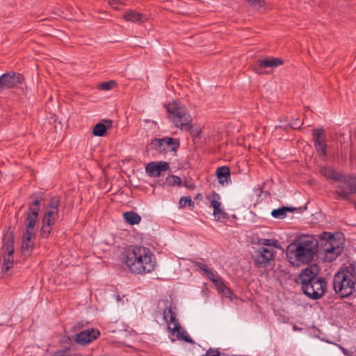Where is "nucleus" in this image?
Instances as JSON below:
<instances>
[{
    "label": "nucleus",
    "instance_id": "nucleus-1",
    "mask_svg": "<svg viewBox=\"0 0 356 356\" xmlns=\"http://www.w3.org/2000/svg\"><path fill=\"white\" fill-rule=\"evenodd\" d=\"M320 246L321 254L325 260L332 262L341 253L342 243L337 240L330 232H324L318 241L313 235H300L286 247V257L293 266L310 263L318 252Z\"/></svg>",
    "mask_w": 356,
    "mask_h": 356
},
{
    "label": "nucleus",
    "instance_id": "nucleus-2",
    "mask_svg": "<svg viewBox=\"0 0 356 356\" xmlns=\"http://www.w3.org/2000/svg\"><path fill=\"white\" fill-rule=\"evenodd\" d=\"M122 261L130 273L143 275L155 270L156 259L148 248L131 245L125 249Z\"/></svg>",
    "mask_w": 356,
    "mask_h": 356
},
{
    "label": "nucleus",
    "instance_id": "nucleus-3",
    "mask_svg": "<svg viewBox=\"0 0 356 356\" xmlns=\"http://www.w3.org/2000/svg\"><path fill=\"white\" fill-rule=\"evenodd\" d=\"M356 265L343 266L333 277V288L341 298H348L356 292Z\"/></svg>",
    "mask_w": 356,
    "mask_h": 356
},
{
    "label": "nucleus",
    "instance_id": "nucleus-4",
    "mask_svg": "<svg viewBox=\"0 0 356 356\" xmlns=\"http://www.w3.org/2000/svg\"><path fill=\"white\" fill-rule=\"evenodd\" d=\"M297 282L302 285L303 293L312 300L322 298L327 291V282L324 277H318L312 268H306L298 275Z\"/></svg>",
    "mask_w": 356,
    "mask_h": 356
},
{
    "label": "nucleus",
    "instance_id": "nucleus-5",
    "mask_svg": "<svg viewBox=\"0 0 356 356\" xmlns=\"http://www.w3.org/2000/svg\"><path fill=\"white\" fill-rule=\"evenodd\" d=\"M168 118L174 126L182 131L189 132L193 129V118L185 106L174 102L165 106Z\"/></svg>",
    "mask_w": 356,
    "mask_h": 356
},
{
    "label": "nucleus",
    "instance_id": "nucleus-6",
    "mask_svg": "<svg viewBox=\"0 0 356 356\" xmlns=\"http://www.w3.org/2000/svg\"><path fill=\"white\" fill-rule=\"evenodd\" d=\"M163 302L165 305L163 312V319L168 323V329L170 333L175 334L178 340H182L192 345L195 344V341L179 325V321L177 318V314L173 311L172 302H169L168 300H165Z\"/></svg>",
    "mask_w": 356,
    "mask_h": 356
},
{
    "label": "nucleus",
    "instance_id": "nucleus-7",
    "mask_svg": "<svg viewBox=\"0 0 356 356\" xmlns=\"http://www.w3.org/2000/svg\"><path fill=\"white\" fill-rule=\"evenodd\" d=\"M60 199L53 197L47 202L42 218V227L40 236L48 238L51 234L53 227L58 218Z\"/></svg>",
    "mask_w": 356,
    "mask_h": 356
},
{
    "label": "nucleus",
    "instance_id": "nucleus-8",
    "mask_svg": "<svg viewBox=\"0 0 356 356\" xmlns=\"http://www.w3.org/2000/svg\"><path fill=\"white\" fill-rule=\"evenodd\" d=\"M179 140L172 137L154 138L152 140L149 146L160 153H166L168 151L176 152L179 147Z\"/></svg>",
    "mask_w": 356,
    "mask_h": 356
},
{
    "label": "nucleus",
    "instance_id": "nucleus-9",
    "mask_svg": "<svg viewBox=\"0 0 356 356\" xmlns=\"http://www.w3.org/2000/svg\"><path fill=\"white\" fill-rule=\"evenodd\" d=\"M24 226L25 229L23 231L22 236L21 250L24 256L29 257L34 248V241L36 236L35 227L30 225Z\"/></svg>",
    "mask_w": 356,
    "mask_h": 356
},
{
    "label": "nucleus",
    "instance_id": "nucleus-10",
    "mask_svg": "<svg viewBox=\"0 0 356 356\" xmlns=\"http://www.w3.org/2000/svg\"><path fill=\"white\" fill-rule=\"evenodd\" d=\"M314 145L318 156L325 159L327 157V145L325 140V130L323 128L312 130Z\"/></svg>",
    "mask_w": 356,
    "mask_h": 356
},
{
    "label": "nucleus",
    "instance_id": "nucleus-11",
    "mask_svg": "<svg viewBox=\"0 0 356 356\" xmlns=\"http://www.w3.org/2000/svg\"><path fill=\"white\" fill-rule=\"evenodd\" d=\"M24 81V76L15 72H9L0 76V91L17 87Z\"/></svg>",
    "mask_w": 356,
    "mask_h": 356
},
{
    "label": "nucleus",
    "instance_id": "nucleus-12",
    "mask_svg": "<svg viewBox=\"0 0 356 356\" xmlns=\"http://www.w3.org/2000/svg\"><path fill=\"white\" fill-rule=\"evenodd\" d=\"M275 256V250L273 247H260L255 252L254 257L255 266L259 268L266 267Z\"/></svg>",
    "mask_w": 356,
    "mask_h": 356
},
{
    "label": "nucleus",
    "instance_id": "nucleus-13",
    "mask_svg": "<svg viewBox=\"0 0 356 356\" xmlns=\"http://www.w3.org/2000/svg\"><path fill=\"white\" fill-rule=\"evenodd\" d=\"M283 63L284 60L282 58L268 57L266 58L258 60L254 65L253 70L257 74H262L264 73L265 68H275L283 65Z\"/></svg>",
    "mask_w": 356,
    "mask_h": 356
},
{
    "label": "nucleus",
    "instance_id": "nucleus-14",
    "mask_svg": "<svg viewBox=\"0 0 356 356\" xmlns=\"http://www.w3.org/2000/svg\"><path fill=\"white\" fill-rule=\"evenodd\" d=\"M41 200L36 199L28 204L26 217L24 220V225L35 227L40 210Z\"/></svg>",
    "mask_w": 356,
    "mask_h": 356
},
{
    "label": "nucleus",
    "instance_id": "nucleus-15",
    "mask_svg": "<svg viewBox=\"0 0 356 356\" xmlns=\"http://www.w3.org/2000/svg\"><path fill=\"white\" fill-rule=\"evenodd\" d=\"M99 335V330L90 328L77 333L75 336V341L78 344L86 346L97 339Z\"/></svg>",
    "mask_w": 356,
    "mask_h": 356
},
{
    "label": "nucleus",
    "instance_id": "nucleus-16",
    "mask_svg": "<svg viewBox=\"0 0 356 356\" xmlns=\"http://www.w3.org/2000/svg\"><path fill=\"white\" fill-rule=\"evenodd\" d=\"M169 168V164L165 161L150 162L145 168L147 174L150 177H160L162 172Z\"/></svg>",
    "mask_w": 356,
    "mask_h": 356
},
{
    "label": "nucleus",
    "instance_id": "nucleus-17",
    "mask_svg": "<svg viewBox=\"0 0 356 356\" xmlns=\"http://www.w3.org/2000/svg\"><path fill=\"white\" fill-rule=\"evenodd\" d=\"M124 19L127 21L138 24H142L147 19L145 15L134 10L127 11L124 14Z\"/></svg>",
    "mask_w": 356,
    "mask_h": 356
},
{
    "label": "nucleus",
    "instance_id": "nucleus-18",
    "mask_svg": "<svg viewBox=\"0 0 356 356\" xmlns=\"http://www.w3.org/2000/svg\"><path fill=\"white\" fill-rule=\"evenodd\" d=\"M216 175L218 181L222 185L225 183L227 184L231 182L230 170L227 166L219 167L216 170Z\"/></svg>",
    "mask_w": 356,
    "mask_h": 356
},
{
    "label": "nucleus",
    "instance_id": "nucleus-19",
    "mask_svg": "<svg viewBox=\"0 0 356 356\" xmlns=\"http://www.w3.org/2000/svg\"><path fill=\"white\" fill-rule=\"evenodd\" d=\"M3 249L5 254L13 255L14 254V237L13 234H7L3 238Z\"/></svg>",
    "mask_w": 356,
    "mask_h": 356
},
{
    "label": "nucleus",
    "instance_id": "nucleus-20",
    "mask_svg": "<svg viewBox=\"0 0 356 356\" xmlns=\"http://www.w3.org/2000/svg\"><path fill=\"white\" fill-rule=\"evenodd\" d=\"M297 208L292 207H282L278 209H273L271 211V216L276 219H284L286 217L288 212H293Z\"/></svg>",
    "mask_w": 356,
    "mask_h": 356
},
{
    "label": "nucleus",
    "instance_id": "nucleus-21",
    "mask_svg": "<svg viewBox=\"0 0 356 356\" xmlns=\"http://www.w3.org/2000/svg\"><path fill=\"white\" fill-rule=\"evenodd\" d=\"M107 124L99 122L97 123L92 130V134L95 136H104L106 134L108 128H111L112 126L111 120H105Z\"/></svg>",
    "mask_w": 356,
    "mask_h": 356
},
{
    "label": "nucleus",
    "instance_id": "nucleus-22",
    "mask_svg": "<svg viewBox=\"0 0 356 356\" xmlns=\"http://www.w3.org/2000/svg\"><path fill=\"white\" fill-rule=\"evenodd\" d=\"M322 175L327 178L332 180L340 181L341 180V175L338 172H337L333 168L330 166H324L321 168Z\"/></svg>",
    "mask_w": 356,
    "mask_h": 356
},
{
    "label": "nucleus",
    "instance_id": "nucleus-23",
    "mask_svg": "<svg viewBox=\"0 0 356 356\" xmlns=\"http://www.w3.org/2000/svg\"><path fill=\"white\" fill-rule=\"evenodd\" d=\"M123 216L126 222L131 225H138L141 220V217L134 211L125 212Z\"/></svg>",
    "mask_w": 356,
    "mask_h": 356
},
{
    "label": "nucleus",
    "instance_id": "nucleus-24",
    "mask_svg": "<svg viewBox=\"0 0 356 356\" xmlns=\"http://www.w3.org/2000/svg\"><path fill=\"white\" fill-rule=\"evenodd\" d=\"M337 194L344 200H349L348 197V183L345 181L337 186Z\"/></svg>",
    "mask_w": 356,
    "mask_h": 356
},
{
    "label": "nucleus",
    "instance_id": "nucleus-25",
    "mask_svg": "<svg viewBox=\"0 0 356 356\" xmlns=\"http://www.w3.org/2000/svg\"><path fill=\"white\" fill-rule=\"evenodd\" d=\"M13 255L4 254L1 272L3 273H6L13 267Z\"/></svg>",
    "mask_w": 356,
    "mask_h": 356
},
{
    "label": "nucleus",
    "instance_id": "nucleus-26",
    "mask_svg": "<svg viewBox=\"0 0 356 356\" xmlns=\"http://www.w3.org/2000/svg\"><path fill=\"white\" fill-rule=\"evenodd\" d=\"M211 196L212 198L210 201L211 207L213 208V210H215V213H216L221 206V203L219 201L220 195L215 191H213L212 193L211 194Z\"/></svg>",
    "mask_w": 356,
    "mask_h": 356
},
{
    "label": "nucleus",
    "instance_id": "nucleus-27",
    "mask_svg": "<svg viewBox=\"0 0 356 356\" xmlns=\"http://www.w3.org/2000/svg\"><path fill=\"white\" fill-rule=\"evenodd\" d=\"M215 285L217 286V289L220 292L225 293L227 295L232 294L231 289L225 284L222 278L218 280V282L216 283Z\"/></svg>",
    "mask_w": 356,
    "mask_h": 356
},
{
    "label": "nucleus",
    "instance_id": "nucleus-28",
    "mask_svg": "<svg viewBox=\"0 0 356 356\" xmlns=\"http://www.w3.org/2000/svg\"><path fill=\"white\" fill-rule=\"evenodd\" d=\"M116 86L115 81H109L107 82H102L98 86V88L102 90H109Z\"/></svg>",
    "mask_w": 356,
    "mask_h": 356
},
{
    "label": "nucleus",
    "instance_id": "nucleus-29",
    "mask_svg": "<svg viewBox=\"0 0 356 356\" xmlns=\"http://www.w3.org/2000/svg\"><path fill=\"white\" fill-rule=\"evenodd\" d=\"M205 274L207 277L214 284L217 283L218 280L221 279V277L216 273L210 268L207 270Z\"/></svg>",
    "mask_w": 356,
    "mask_h": 356
},
{
    "label": "nucleus",
    "instance_id": "nucleus-30",
    "mask_svg": "<svg viewBox=\"0 0 356 356\" xmlns=\"http://www.w3.org/2000/svg\"><path fill=\"white\" fill-rule=\"evenodd\" d=\"M179 204L181 207H184L186 205L188 207H193L194 202L190 197H181L179 200Z\"/></svg>",
    "mask_w": 356,
    "mask_h": 356
},
{
    "label": "nucleus",
    "instance_id": "nucleus-31",
    "mask_svg": "<svg viewBox=\"0 0 356 356\" xmlns=\"http://www.w3.org/2000/svg\"><path fill=\"white\" fill-rule=\"evenodd\" d=\"M51 356H72L70 352V348L66 347L55 352Z\"/></svg>",
    "mask_w": 356,
    "mask_h": 356
},
{
    "label": "nucleus",
    "instance_id": "nucleus-32",
    "mask_svg": "<svg viewBox=\"0 0 356 356\" xmlns=\"http://www.w3.org/2000/svg\"><path fill=\"white\" fill-rule=\"evenodd\" d=\"M213 215L215 216L217 220H220L221 219H227V213L222 211L221 208L218 209V211L215 213V210H213Z\"/></svg>",
    "mask_w": 356,
    "mask_h": 356
},
{
    "label": "nucleus",
    "instance_id": "nucleus-33",
    "mask_svg": "<svg viewBox=\"0 0 356 356\" xmlns=\"http://www.w3.org/2000/svg\"><path fill=\"white\" fill-rule=\"evenodd\" d=\"M193 266L196 268H197L200 270L204 272V273L207 271L209 268L205 264H203L200 261H193Z\"/></svg>",
    "mask_w": 356,
    "mask_h": 356
},
{
    "label": "nucleus",
    "instance_id": "nucleus-34",
    "mask_svg": "<svg viewBox=\"0 0 356 356\" xmlns=\"http://www.w3.org/2000/svg\"><path fill=\"white\" fill-rule=\"evenodd\" d=\"M251 6L256 8H261L264 6V1L263 0H246Z\"/></svg>",
    "mask_w": 356,
    "mask_h": 356
},
{
    "label": "nucleus",
    "instance_id": "nucleus-35",
    "mask_svg": "<svg viewBox=\"0 0 356 356\" xmlns=\"http://www.w3.org/2000/svg\"><path fill=\"white\" fill-rule=\"evenodd\" d=\"M220 353L218 349H213L210 348L209 350H207L205 355L202 356H220Z\"/></svg>",
    "mask_w": 356,
    "mask_h": 356
},
{
    "label": "nucleus",
    "instance_id": "nucleus-36",
    "mask_svg": "<svg viewBox=\"0 0 356 356\" xmlns=\"http://www.w3.org/2000/svg\"><path fill=\"white\" fill-rule=\"evenodd\" d=\"M108 3L109 5L115 9H120V6L122 4L121 0H110Z\"/></svg>",
    "mask_w": 356,
    "mask_h": 356
},
{
    "label": "nucleus",
    "instance_id": "nucleus-37",
    "mask_svg": "<svg viewBox=\"0 0 356 356\" xmlns=\"http://www.w3.org/2000/svg\"><path fill=\"white\" fill-rule=\"evenodd\" d=\"M302 122H300L298 119L294 120L291 123V128L294 129H300L302 127Z\"/></svg>",
    "mask_w": 356,
    "mask_h": 356
},
{
    "label": "nucleus",
    "instance_id": "nucleus-38",
    "mask_svg": "<svg viewBox=\"0 0 356 356\" xmlns=\"http://www.w3.org/2000/svg\"><path fill=\"white\" fill-rule=\"evenodd\" d=\"M172 185L181 186V179L179 177L172 175L171 177Z\"/></svg>",
    "mask_w": 356,
    "mask_h": 356
},
{
    "label": "nucleus",
    "instance_id": "nucleus-39",
    "mask_svg": "<svg viewBox=\"0 0 356 356\" xmlns=\"http://www.w3.org/2000/svg\"><path fill=\"white\" fill-rule=\"evenodd\" d=\"M348 183V197H350V194L353 193H356V186L351 184L350 181Z\"/></svg>",
    "mask_w": 356,
    "mask_h": 356
},
{
    "label": "nucleus",
    "instance_id": "nucleus-40",
    "mask_svg": "<svg viewBox=\"0 0 356 356\" xmlns=\"http://www.w3.org/2000/svg\"><path fill=\"white\" fill-rule=\"evenodd\" d=\"M273 243H276L277 241H273V240H270V239H264V243H262V244L265 246L269 247L270 245H271L273 244Z\"/></svg>",
    "mask_w": 356,
    "mask_h": 356
},
{
    "label": "nucleus",
    "instance_id": "nucleus-41",
    "mask_svg": "<svg viewBox=\"0 0 356 356\" xmlns=\"http://www.w3.org/2000/svg\"><path fill=\"white\" fill-rule=\"evenodd\" d=\"M185 187H186L187 188H189V189H193L195 188V184L191 183V182H187L186 181L184 184H183Z\"/></svg>",
    "mask_w": 356,
    "mask_h": 356
},
{
    "label": "nucleus",
    "instance_id": "nucleus-42",
    "mask_svg": "<svg viewBox=\"0 0 356 356\" xmlns=\"http://www.w3.org/2000/svg\"><path fill=\"white\" fill-rule=\"evenodd\" d=\"M343 352L344 355H348V353L345 348H343Z\"/></svg>",
    "mask_w": 356,
    "mask_h": 356
}]
</instances>
